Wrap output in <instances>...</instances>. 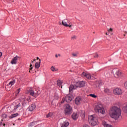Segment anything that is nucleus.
<instances>
[{
  "mask_svg": "<svg viewBox=\"0 0 127 127\" xmlns=\"http://www.w3.org/2000/svg\"><path fill=\"white\" fill-rule=\"evenodd\" d=\"M6 118H7V115H6V114H3L2 115V119H1V122H3L5 120V119H6Z\"/></svg>",
  "mask_w": 127,
  "mask_h": 127,
  "instance_id": "nucleus-22",
  "label": "nucleus"
},
{
  "mask_svg": "<svg viewBox=\"0 0 127 127\" xmlns=\"http://www.w3.org/2000/svg\"><path fill=\"white\" fill-rule=\"evenodd\" d=\"M2 56V53L1 52H0V58Z\"/></svg>",
  "mask_w": 127,
  "mask_h": 127,
  "instance_id": "nucleus-40",
  "label": "nucleus"
},
{
  "mask_svg": "<svg viewBox=\"0 0 127 127\" xmlns=\"http://www.w3.org/2000/svg\"><path fill=\"white\" fill-rule=\"evenodd\" d=\"M35 68H37V69H38L39 67H40V62H37L35 63Z\"/></svg>",
  "mask_w": 127,
  "mask_h": 127,
  "instance_id": "nucleus-26",
  "label": "nucleus"
},
{
  "mask_svg": "<svg viewBox=\"0 0 127 127\" xmlns=\"http://www.w3.org/2000/svg\"><path fill=\"white\" fill-rule=\"evenodd\" d=\"M108 32H112L113 31V28H110L108 30Z\"/></svg>",
  "mask_w": 127,
  "mask_h": 127,
  "instance_id": "nucleus-39",
  "label": "nucleus"
},
{
  "mask_svg": "<svg viewBox=\"0 0 127 127\" xmlns=\"http://www.w3.org/2000/svg\"><path fill=\"white\" fill-rule=\"evenodd\" d=\"M113 93L116 96H121L123 95L124 91L121 88L117 87L113 89Z\"/></svg>",
  "mask_w": 127,
  "mask_h": 127,
  "instance_id": "nucleus-5",
  "label": "nucleus"
},
{
  "mask_svg": "<svg viewBox=\"0 0 127 127\" xmlns=\"http://www.w3.org/2000/svg\"><path fill=\"white\" fill-rule=\"evenodd\" d=\"M125 86L127 87V81L125 83Z\"/></svg>",
  "mask_w": 127,
  "mask_h": 127,
  "instance_id": "nucleus-42",
  "label": "nucleus"
},
{
  "mask_svg": "<svg viewBox=\"0 0 127 127\" xmlns=\"http://www.w3.org/2000/svg\"><path fill=\"white\" fill-rule=\"evenodd\" d=\"M64 98H65V100L67 103L71 102V101L72 100V97L69 95H66Z\"/></svg>",
  "mask_w": 127,
  "mask_h": 127,
  "instance_id": "nucleus-16",
  "label": "nucleus"
},
{
  "mask_svg": "<svg viewBox=\"0 0 127 127\" xmlns=\"http://www.w3.org/2000/svg\"><path fill=\"white\" fill-rule=\"evenodd\" d=\"M77 38V37L75 35H73L71 37V40H75Z\"/></svg>",
  "mask_w": 127,
  "mask_h": 127,
  "instance_id": "nucleus-35",
  "label": "nucleus"
},
{
  "mask_svg": "<svg viewBox=\"0 0 127 127\" xmlns=\"http://www.w3.org/2000/svg\"><path fill=\"white\" fill-rule=\"evenodd\" d=\"M72 119L74 121H76L78 119V114L77 113H73L71 115Z\"/></svg>",
  "mask_w": 127,
  "mask_h": 127,
  "instance_id": "nucleus-14",
  "label": "nucleus"
},
{
  "mask_svg": "<svg viewBox=\"0 0 127 127\" xmlns=\"http://www.w3.org/2000/svg\"><path fill=\"white\" fill-rule=\"evenodd\" d=\"M123 112L127 116V104H126L123 108Z\"/></svg>",
  "mask_w": 127,
  "mask_h": 127,
  "instance_id": "nucleus-19",
  "label": "nucleus"
},
{
  "mask_svg": "<svg viewBox=\"0 0 127 127\" xmlns=\"http://www.w3.org/2000/svg\"><path fill=\"white\" fill-rule=\"evenodd\" d=\"M82 119H85V112L83 111L82 114L80 115Z\"/></svg>",
  "mask_w": 127,
  "mask_h": 127,
  "instance_id": "nucleus-32",
  "label": "nucleus"
},
{
  "mask_svg": "<svg viewBox=\"0 0 127 127\" xmlns=\"http://www.w3.org/2000/svg\"><path fill=\"white\" fill-rule=\"evenodd\" d=\"M75 89H77V87H76V84L74 86L73 85H70L69 87V92H71V91H73V90H75Z\"/></svg>",
  "mask_w": 127,
  "mask_h": 127,
  "instance_id": "nucleus-17",
  "label": "nucleus"
},
{
  "mask_svg": "<svg viewBox=\"0 0 127 127\" xmlns=\"http://www.w3.org/2000/svg\"><path fill=\"white\" fill-rule=\"evenodd\" d=\"M81 102H82V98L80 97H77L75 99V103L76 105H81Z\"/></svg>",
  "mask_w": 127,
  "mask_h": 127,
  "instance_id": "nucleus-11",
  "label": "nucleus"
},
{
  "mask_svg": "<svg viewBox=\"0 0 127 127\" xmlns=\"http://www.w3.org/2000/svg\"><path fill=\"white\" fill-rule=\"evenodd\" d=\"M3 126V127L5 126V124L3 123V121H0V126Z\"/></svg>",
  "mask_w": 127,
  "mask_h": 127,
  "instance_id": "nucleus-33",
  "label": "nucleus"
},
{
  "mask_svg": "<svg viewBox=\"0 0 127 127\" xmlns=\"http://www.w3.org/2000/svg\"><path fill=\"white\" fill-rule=\"evenodd\" d=\"M125 33H127V31H125Z\"/></svg>",
  "mask_w": 127,
  "mask_h": 127,
  "instance_id": "nucleus-47",
  "label": "nucleus"
},
{
  "mask_svg": "<svg viewBox=\"0 0 127 127\" xmlns=\"http://www.w3.org/2000/svg\"><path fill=\"white\" fill-rule=\"evenodd\" d=\"M18 59H19V57L16 56L12 59L11 61V64H12V65H15L17 64V61L18 60Z\"/></svg>",
  "mask_w": 127,
  "mask_h": 127,
  "instance_id": "nucleus-8",
  "label": "nucleus"
},
{
  "mask_svg": "<svg viewBox=\"0 0 127 127\" xmlns=\"http://www.w3.org/2000/svg\"><path fill=\"white\" fill-rule=\"evenodd\" d=\"M20 103H18L16 105L14 106L13 112H15V111H16V110H17V109H18L19 107H20Z\"/></svg>",
  "mask_w": 127,
  "mask_h": 127,
  "instance_id": "nucleus-18",
  "label": "nucleus"
},
{
  "mask_svg": "<svg viewBox=\"0 0 127 127\" xmlns=\"http://www.w3.org/2000/svg\"><path fill=\"white\" fill-rule=\"evenodd\" d=\"M34 109H35V106H34V105H32L31 106H30L29 107V110L28 111V112H32V111H33L34 110Z\"/></svg>",
  "mask_w": 127,
  "mask_h": 127,
  "instance_id": "nucleus-20",
  "label": "nucleus"
},
{
  "mask_svg": "<svg viewBox=\"0 0 127 127\" xmlns=\"http://www.w3.org/2000/svg\"><path fill=\"white\" fill-rule=\"evenodd\" d=\"M104 92H105V93H110V89L105 88L104 90Z\"/></svg>",
  "mask_w": 127,
  "mask_h": 127,
  "instance_id": "nucleus-31",
  "label": "nucleus"
},
{
  "mask_svg": "<svg viewBox=\"0 0 127 127\" xmlns=\"http://www.w3.org/2000/svg\"><path fill=\"white\" fill-rule=\"evenodd\" d=\"M53 114L52 113H49L48 114L46 115L47 118H50V117H52Z\"/></svg>",
  "mask_w": 127,
  "mask_h": 127,
  "instance_id": "nucleus-30",
  "label": "nucleus"
},
{
  "mask_svg": "<svg viewBox=\"0 0 127 127\" xmlns=\"http://www.w3.org/2000/svg\"><path fill=\"white\" fill-rule=\"evenodd\" d=\"M70 123L67 121H65L61 124V127H68Z\"/></svg>",
  "mask_w": 127,
  "mask_h": 127,
  "instance_id": "nucleus-13",
  "label": "nucleus"
},
{
  "mask_svg": "<svg viewBox=\"0 0 127 127\" xmlns=\"http://www.w3.org/2000/svg\"><path fill=\"white\" fill-rule=\"evenodd\" d=\"M36 61V59H34V61Z\"/></svg>",
  "mask_w": 127,
  "mask_h": 127,
  "instance_id": "nucleus-46",
  "label": "nucleus"
},
{
  "mask_svg": "<svg viewBox=\"0 0 127 127\" xmlns=\"http://www.w3.org/2000/svg\"><path fill=\"white\" fill-rule=\"evenodd\" d=\"M124 36H126V34H124Z\"/></svg>",
  "mask_w": 127,
  "mask_h": 127,
  "instance_id": "nucleus-48",
  "label": "nucleus"
},
{
  "mask_svg": "<svg viewBox=\"0 0 127 127\" xmlns=\"http://www.w3.org/2000/svg\"><path fill=\"white\" fill-rule=\"evenodd\" d=\"M57 84L59 86V87H62V82H61V81L58 80L57 81Z\"/></svg>",
  "mask_w": 127,
  "mask_h": 127,
  "instance_id": "nucleus-29",
  "label": "nucleus"
},
{
  "mask_svg": "<svg viewBox=\"0 0 127 127\" xmlns=\"http://www.w3.org/2000/svg\"><path fill=\"white\" fill-rule=\"evenodd\" d=\"M102 125L104 127H113V126H112V125L108 124L105 121L102 122Z\"/></svg>",
  "mask_w": 127,
  "mask_h": 127,
  "instance_id": "nucleus-15",
  "label": "nucleus"
},
{
  "mask_svg": "<svg viewBox=\"0 0 127 127\" xmlns=\"http://www.w3.org/2000/svg\"><path fill=\"white\" fill-rule=\"evenodd\" d=\"M88 121L93 127L98 125V118L96 115H91L88 117Z\"/></svg>",
  "mask_w": 127,
  "mask_h": 127,
  "instance_id": "nucleus-3",
  "label": "nucleus"
},
{
  "mask_svg": "<svg viewBox=\"0 0 127 127\" xmlns=\"http://www.w3.org/2000/svg\"><path fill=\"white\" fill-rule=\"evenodd\" d=\"M72 55L73 57H77V54H76V53H72Z\"/></svg>",
  "mask_w": 127,
  "mask_h": 127,
  "instance_id": "nucleus-38",
  "label": "nucleus"
},
{
  "mask_svg": "<svg viewBox=\"0 0 127 127\" xmlns=\"http://www.w3.org/2000/svg\"><path fill=\"white\" fill-rule=\"evenodd\" d=\"M30 95H31V96H33V97L35 98V92H34V91L31 90L30 91Z\"/></svg>",
  "mask_w": 127,
  "mask_h": 127,
  "instance_id": "nucleus-27",
  "label": "nucleus"
},
{
  "mask_svg": "<svg viewBox=\"0 0 127 127\" xmlns=\"http://www.w3.org/2000/svg\"><path fill=\"white\" fill-rule=\"evenodd\" d=\"M94 57V58H98V57H99V55H98V54H95Z\"/></svg>",
  "mask_w": 127,
  "mask_h": 127,
  "instance_id": "nucleus-37",
  "label": "nucleus"
},
{
  "mask_svg": "<svg viewBox=\"0 0 127 127\" xmlns=\"http://www.w3.org/2000/svg\"><path fill=\"white\" fill-rule=\"evenodd\" d=\"M17 116H18V114L16 113V114H12L10 117V119H13V118H16V117H17Z\"/></svg>",
  "mask_w": 127,
  "mask_h": 127,
  "instance_id": "nucleus-25",
  "label": "nucleus"
},
{
  "mask_svg": "<svg viewBox=\"0 0 127 127\" xmlns=\"http://www.w3.org/2000/svg\"><path fill=\"white\" fill-rule=\"evenodd\" d=\"M73 112V109H72V107L70 106L69 104H66L64 107V114L66 116H69V115H71L72 114V112Z\"/></svg>",
  "mask_w": 127,
  "mask_h": 127,
  "instance_id": "nucleus-4",
  "label": "nucleus"
},
{
  "mask_svg": "<svg viewBox=\"0 0 127 127\" xmlns=\"http://www.w3.org/2000/svg\"><path fill=\"white\" fill-rule=\"evenodd\" d=\"M90 97H92V98H94V99H97V96L95 95V94H89Z\"/></svg>",
  "mask_w": 127,
  "mask_h": 127,
  "instance_id": "nucleus-28",
  "label": "nucleus"
},
{
  "mask_svg": "<svg viewBox=\"0 0 127 127\" xmlns=\"http://www.w3.org/2000/svg\"><path fill=\"white\" fill-rule=\"evenodd\" d=\"M37 124V122L34 121V122L31 123L30 125H31V126H34V125H36Z\"/></svg>",
  "mask_w": 127,
  "mask_h": 127,
  "instance_id": "nucleus-34",
  "label": "nucleus"
},
{
  "mask_svg": "<svg viewBox=\"0 0 127 127\" xmlns=\"http://www.w3.org/2000/svg\"><path fill=\"white\" fill-rule=\"evenodd\" d=\"M29 72H30V70H29Z\"/></svg>",
  "mask_w": 127,
  "mask_h": 127,
  "instance_id": "nucleus-49",
  "label": "nucleus"
},
{
  "mask_svg": "<svg viewBox=\"0 0 127 127\" xmlns=\"http://www.w3.org/2000/svg\"><path fill=\"white\" fill-rule=\"evenodd\" d=\"M30 70H31L32 69H33V67H32V64H30Z\"/></svg>",
  "mask_w": 127,
  "mask_h": 127,
  "instance_id": "nucleus-41",
  "label": "nucleus"
},
{
  "mask_svg": "<svg viewBox=\"0 0 127 127\" xmlns=\"http://www.w3.org/2000/svg\"><path fill=\"white\" fill-rule=\"evenodd\" d=\"M51 71H52V72H57V71H58V68H56L54 66H52L51 67Z\"/></svg>",
  "mask_w": 127,
  "mask_h": 127,
  "instance_id": "nucleus-23",
  "label": "nucleus"
},
{
  "mask_svg": "<svg viewBox=\"0 0 127 127\" xmlns=\"http://www.w3.org/2000/svg\"><path fill=\"white\" fill-rule=\"evenodd\" d=\"M14 84H15V80H11L6 85L5 88H11Z\"/></svg>",
  "mask_w": 127,
  "mask_h": 127,
  "instance_id": "nucleus-10",
  "label": "nucleus"
},
{
  "mask_svg": "<svg viewBox=\"0 0 127 127\" xmlns=\"http://www.w3.org/2000/svg\"><path fill=\"white\" fill-rule=\"evenodd\" d=\"M94 111L96 113H99L102 114V115L106 114V110H105L104 105L101 103H98L95 106Z\"/></svg>",
  "mask_w": 127,
  "mask_h": 127,
  "instance_id": "nucleus-2",
  "label": "nucleus"
},
{
  "mask_svg": "<svg viewBox=\"0 0 127 127\" xmlns=\"http://www.w3.org/2000/svg\"><path fill=\"white\" fill-rule=\"evenodd\" d=\"M40 94V91L36 90V92H35V98H37Z\"/></svg>",
  "mask_w": 127,
  "mask_h": 127,
  "instance_id": "nucleus-21",
  "label": "nucleus"
},
{
  "mask_svg": "<svg viewBox=\"0 0 127 127\" xmlns=\"http://www.w3.org/2000/svg\"><path fill=\"white\" fill-rule=\"evenodd\" d=\"M56 58H58V55H56Z\"/></svg>",
  "mask_w": 127,
  "mask_h": 127,
  "instance_id": "nucleus-43",
  "label": "nucleus"
},
{
  "mask_svg": "<svg viewBox=\"0 0 127 127\" xmlns=\"http://www.w3.org/2000/svg\"><path fill=\"white\" fill-rule=\"evenodd\" d=\"M106 35H109V34H108V33H106Z\"/></svg>",
  "mask_w": 127,
  "mask_h": 127,
  "instance_id": "nucleus-44",
  "label": "nucleus"
},
{
  "mask_svg": "<svg viewBox=\"0 0 127 127\" xmlns=\"http://www.w3.org/2000/svg\"><path fill=\"white\" fill-rule=\"evenodd\" d=\"M38 59H39V57H37V60H38Z\"/></svg>",
  "mask_w": 127,
  "mask_h": 127,
  "instance_id": "nucleus-45",
  "label": "nucleus"
},
{
  "mask_svg": "<svg viewBox=\"0 0 127 127\" xmlns=\"http://www.w3.org/2000/svg\"><path fill=\"white\" fill-rule=\"evenodd\" d=\"M65 103H67V101L66 100V98L65 97H63L61 103H60V105H61V104H65Z\"/></svg>",
  "mask_w": 127,
  "mask_h": 127,
  "instance_id": "nucleus-24",
  "label": "nucleus"
},
{
  "mask_svg": "<svg viewBox=\"0 0 127 127\" xmlns=\"http://www.w3.org/2000/svg\"><path fill=\"white\" fill-rule=\"evenodd\" d=\"M82 77H85L87 78V79H88L89 80H91L92 79V76H91V74L89 73H87L85 72H83L81 74Z\"/></svg>",
  "mask_w": 127,
  "mask_h": 127,
  "instance_id": "nucleus-9",
  "label": "nucleus"
},
{
  "mask_svg": "<svg viewBox=\"0 0 127 127\" xmlns=\"http://www.w3.org/2000/svg\"><path fill=\"white\" fill-rule=\"evenodd\" d=\"M86 85V82L85 81H78L75 84L76 88H82V87H84Z\"/></svg>",
  "mask_w": 127,
  "mask_h": 127,
  "instance_id": "nucleus-7",
  "label": "nucleus"
},
{
  "mask_svg": "<svg viewBox=\"0 0 127 127\" xmlns=\"http://www.w3.org/2000/svg\"><path fill=\"white\" fill-rule=\"evenodd\" d=\"M62 24L64 25V26H65V27H72L73 26V24H72V23L70 22V21H69L67 19H65L62 21Z\"/></svg>",
  "mask_w": 127,
  "mask_h": 127,
  "instance_id": "nucleus-6",
  "label": "nucleus"
},
{
  "mask_svg": "<svg viewBox=\"0 0 127 127\" xmlns=\"http://www.w3.org/2000/svg\"><path fill=\"white\" fill-rule=\"evenodd\" d=\"M109 115L115 121H118L122 116V110L116 106H112L109 110Z\"/></svg>",
  "mask_w": 127,
  "mask_h": 127,
  "instance_id": "nucleus-1",
  "label": "nucleus"
},
{
  "mask_svg": "<svg viewBox=\"0 0 127 127\" xmlns=\"http://www.w3.org/2000/svg\"><path fill=\"white\" fill-rule=\"evenodd\" d=\"M20 93V88H18L16 91V94L17 95H18Z\"/></svg>",
  "mask_w": 127,
  "mask_h": 127,
  "instance_id": "nucleus-36",
  "label": "nucleus"
},
{
  "mask_svg": "<svg viewBox=\"0 0 127 127\" xmlns=\"http://www.w3.org/2000/svg\"><path fill=\"white\" fill-rule=\"evenodd\" d=\"M114 72H115V75L117 76L116 77H121L122 76V71H121L119 69H114Z\"/></svg>",
  "mask_w": 127,
  "mask_h": 127,
  "instance_id": "nucleus-12",
  "label": "nucleus"
}]
</instances>
